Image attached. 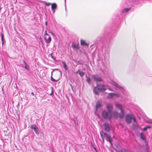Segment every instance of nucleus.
Masks as SVG:
<instances>
[{
    "label": "nucleus",
    "instance_id": "obj_1",
    "mask_svg": "<svg viewBox=\"0 0 152 152\" xmlns=\"http://www.w3.org/2000/svg\"><path fill=\"white\" fill-rule=\"evenodd\" d=\"M115 107L116 108L119 109L121 111V114L119 113L117 111H115L113 112V115L115 118H117L119 117L121 118H124V112L123 110L122 105L118 103H116L115 104Z\"/></svg>",
    "mask_w": 152,
    "mask_h": 152
},
{
    "label": "nucleus",
    "instance_id": "obj_2",
    "mask_svg": "<svg viewBox=\"0 0 152 152\" xmlns=\"http://www.w3.org/2000/svg\"><path fill=\"white\" fill-rule=\"evenodd\" d=\"M108 89L112 91L108 88V86H107L97 84L96 86L94 87L93 91L95 94L98 95L100 92L107 90Z\"/></svg>",
    "mask_w": 152,
    "mask_h": 152
},
{
    "label": "nucleus",
    "instance_id": "obj_3",
    "mask_svg": "<svg viewBox=\"0 0 152 152\" xmlns=\"http://www.w3.org/2000/svg\"><path fill=\"white\" fill-rule=\"evenodd\" d=\"M102 115L103 118L105 119H108L109 121H110L112 118L113 115L111 113L107 112L105 110L102 111Z\"/></svg>",
    "mask_w": 152,
    "mask_h": 152
},
{
    "label": "nucleus",
    "instance_id": "obj_4",
    "mask_svg": "<svg viewBox=\"0 0 152 152\" xmlns=\"http://www.w3.org/2000/svg\"><path fill=\"white\" fill-rule=\"evenodd\" d=\"M132 119L133 120L134 122H136V119L134 115L132 114H129L126 115V120L127 123H131Z\"/></svg>",
    "mask_w": 152,
    "mask_h": 152
},
{
    "label": "nucleus",
    "instance_id": "obj_5",
    "mask_svg": "<svg viewBox=\"0 0 152 152\" xmlns=\"http://www.w3.org/2000/svg\"><path fill=\"white\" fill-rule=\"evenodd\" d=\"M94 80L96 82H100L103 81L102 78L97 75H91Z\"/></svg>",
    "mask_w": 152,
    "mask_h": 152
},
{
    "label": "nucleus",
    "instance_id": "obj_6",
    "mask_svg": "<svg viewBox=\"0 0 152 152\" xmlns=\"http://www.w3.org/2000/svg\"><path fill=\"white\" fill-rule=\"evenodd\" d=\"M110 83L113 86H115L116 88H118L122 91H124V88L120 86L117 83L113 81L112 80L110 82Z\"/></svg>",
    "mask_w": 152,
    "mask_h": 152
},
{
    "label": "nucleus",
    "instance_id": "obj_7",
    "mask_svg": "<svg viewBox=\"0 0 152 152\" xmlns=\"http://www.w3.org/2000/svg\"><path fill=\"white\" fill-rule=\"evenodd\" d=\"M107 108L108 112L110 113H111L113 109V104L111 103L107 104Z\"/></svg>",
    "mask_w": 152,
    "mask_h": 152
},
{
    "label": "nucleus",
    "instance_id": "obj_8",
    "mask_svg": "<svg viewBox=\"0 0 152 152\" xmlns=\"http://www.w3.org/2000/svg\"><path fill=\"white\" fill-rule=\"evenodd\" d=\"M44 39L46 43H49L51 41V38L48 34L44 35Z\"/></svg>",
    "mask_w": 152,
    "mask_h": 152
},
{
    "label": "nucleus",
    "instance_id": "obj_9",
    "mask_svg": "<svg viewBox=\"0 0 152 152\" xmlns=\"http://www.w3.org/2000/svg\"><path fill=\"white\" fill-rule=\"evenodd\" d=\"M72 47L73 50L75 51H77L79 49L78 45L74 43H73L72 45Z\"/></svg>",
    "mask_w": 152,
    "mask_h": 152
},
{
    "label": "nucleus",
    "instance_id": "obj_10",
    "mask_svg": "<svg viewBox=\"0 0 152 152\" xmlns=\"http://www.w3.org/2000/svg\"><path fill=\"white\" fill-rule=\"evenodd\" d=\"M31 129H33L36 134H39L38 129L36 125H31Z\"/></svg>",
    "mask_w": 152,
    "mask_h": 152
},
{
    "label": "nucleus",
    "instance_id": "obj_11",
    "mask_svg": "<svg viewBox=\"0 0 152 152\" xmlns=\"http://www.w3.org/2000/svg\"><path fill=\"white\" fill-rule=\"evenodd\" d=\"M104 130L107 132H109L110 131V128L109 124L106 123L104 124Z\"/></svg>",
    "mask_w": 152,
    "mask_h": 152
},
{
    "label": "nucleus",
    "instance_id": "obj_12",
    "mask_svg": "<svg viewBox=\"0 0 152 152\" xmlns=\"http://www.w3.org/2000/svg\"><path fill=\"white\" fill-rule=\"evenodd\" d=\"M57 7V6L55 3H53L51 4V10L53 13L55 12V10Z\"/></svg>",
    "mask_w": 152,
    "mask_h": 152
},
{
    "label": "nucleus",
    "instance_id": "obj_13",
    "mask_svg": "<svg viewBox=\"0 0 152 152\" xmlns=\"http://www.w3.org/2000/svg\"><path fill=\"white\" fill-rule=\"evenodd\" d=\"M102 106V104L101 100L98 101L96 103V111L97 109Z\"/></svg>",
    "mask_w": 152,
    "mask_h": 152
},
{
    "label": "nucleus",
    "instance_id": "obj_14",
    "mask_svg": "<svg viewBox=\"0 0 152 152\" xmlns=\"http://www.w3.org/2000/svg\"><path fill=\"white\" fill-rule=\"evenodd\" d=\"M104 135L106 137L107 139V140L110 143H111L112 142V140L110 136L106 133H104Z\"/></svg>",
    "mask_w": 152,
    "mask_h": 152
},
{
    "label": "nucleus",
    "instance_id": "obj_15",
    "mask_svg": "<svg viewBox=\"0 0 152 152\" xmlns=\"http://www.w3.org/2000/svg\"><path fill=\"white\" fill-rule=\"evenodd\" d=\"M80 43L81 45H82L86 46L87 45V44L86 43L85 41L84 40H81L80 41Z\"/></svg>",
    "mask_w": 152,
    "mask_h": 152
},
{
    "label": "nucleus",
    "instance_id": "obj_16",
    "mask_svg": "<svg viewBox=\"0 0 152 152\" xmlns=\"http://www.w3.org/2000/svg\"><path fill=\"white\" fill-rule=\"evenodd\" d=\"M61 62L63 64V67L66 69L67 70V66L66 65L64 61H62Z\"/></svg>",
    "mask_w": 152,
    "mask_h": 152
},
{
    "label": "nucleus",
    "instance_id": "obj_17",
    "mask_svg": "<svg viewBox=\"0 0 152 152\" xmlns=\"http://www.w3.org/2000/svg\"><path fill=\"white\" fill-rule=\"evenodd\" d=\"M113 96H114V93H110L108 94V97L109 98H111Z\"/></svg>",
    "mask_w": 152,
    "mask_h": 152
},
{
    "label": "nucleus",
    "instance_id": "obj_18",
    "mask_svg": "<svg viewBox=\"0 0 152 152\" xmlns=\"http://www.w3.org/2000/svg\"><path fill=\"white\" fill-rule=\"evenodd\" d=\"M130 10V8H126L124 10H122V12H127L129 11Z\"/></svg>",
    "mask_w": 152,
    "mask_h": 152
},
{
    "label": "nucleus",
    "instance_id": "obj_19",
    "mask_svg": "<svg viewBox=\"0 0 152 152\" xmlns=\"http://www.w3.org/2000/svg\"><path fill=\"white\" fill-rule=\"evenodd\" d=\"M23 62L25 65V68L28 70H29V66L26 64V62L24 61H23Z\"/></svg>",
    "mask_w": 152,
    "mask_h": 152
},
{
    "label": "nucleus",
    "instance_id": "obj_20",
    "mask_svg": "<svg viewBox=\"0 0 152 152\" xmlns=\"http://www.w3.org/2000/svg\"><path fill=\"white\" fill-rule=\"evenodd\" d=\"M140 137L141 139L143 140H145L144 135L142 133H141L140 134Z\"/></svg>",
    "mask_w": 152,
    "mask_h": 152
},
{
    "label": "nucleus",
    "instance_id": "obj_21",
    "mask_svg": "<svg viewBox=\"0 0 152 152\" xmlns=\"http://www.w3.org/2000/svg\"><path fill=\"white\" fill-rule=\"evenodd\" d=\"M114 96H116L117 97H119L121 96L120 94L118 93H114Z\"/></svg>",
    "mask_w": 152,
    "mask_h": 152
},
{
    "label": "nucleus",
    "instance_id": "obj_22",
    "mask_svg": "<svg viewBox=\"0 0 152 152\" xmlns=\"http://www.w3.org/2000/svg\"><path fill=\"white\" fill-rule=\"evenodd\" d=\"M84 74L85 73L83 72L80 71V72H79V74L81 77L83 76L84 75Z\"/></svg>",
    "mask_w": 152,
    "mask_h": 152
},
{
    "label": "nucleus",
    "instance_id": "obj_23",
    "mask_svg": "<svg viewBox=\"0 0 152 152\" xmlns=\"http://www.w3.org/2000/svg\"><path fill=\"white\" fill-rule=\"evenodd\" d=\"M86 81L88 83L90 84L91 82V79L89 77L87 78Z\"/></svg>",
    "mask_w": 152,
    "mask_h": 152
},
{
    "label": "nucleus",
    "instance_id": "obj_24",
    "mask_svg": "<svg viewBox=\"0 0 152 152\" xmlns=\"http://www.w3.org/2000/svg\"><path fill=\"white\" fill-rule=\"evenodd\" d=\"M121 152H127V151L126 149H123L121 151Z\"/></svg>",
    "mask_w": 152,
    "mask_h": 152
},
{
    "label": "nucleus",
    "instance_id": "obj_25",
    "mask_svg": "<svg viewBox=\"0 0 152 152\" xmlns=\"http://www.w3.org/2000/svg\"><path fill=\"white\" fill-rule=\"evenodd\" d=\"M51 80L52 81H53V82H56V81H57V80L53 78L52 76H51Z\"/></svg>",
    "mask_w": 152,
    "mask_h": 152
},
{
    "label": "nucleus",
    "instance_id": "obj_26",
    "mask_svg": "<svg viewBox=\"0 0 152 152\" xmlns=\"http://www.w3.org/2000/svg\"><path fill=\"white\" fill-rule=\"evenodd\" d=\"M1 41L2 42V44H3V41H4V38L3 37V34H1Z\"/></svg>",
    "mask_w": 152,
    "mask_h": 152
},
{
    "label": "nucleus",
    "instance_id": "obj_27",
    "mask_svg": "<svg viewBox=\"0 0 152 152\" xmlns=\"http://www.w3.org/2000/svg\"><path fill=\"white\" fill-rule=\"evenodd\" d=\"M80 70H79V69H78L77 71L76 72H75V74H77V73H78L79 74V72H80Z\"/></svg>",
    "mask_w": 152,
    "mask_h": 152
},
{
    "label": "nucleus",
    "instance_id": "obj_28",
    "mask_svg": "<svg viewBox=\"0 0 152 152\" xmlns=\"http://www.w3.org/2000/svg\"><path fill=\"white\" fill-rule=\"evenodd\" d=\"M45 4L46 5H47V6H49V5H50V3H45Z\"/></svg>",
    "mask_w": 152,
    "mask_h": 152
},
{
    "label": "nucleus",
    "instance_id": "obj_29",
    "mask_svg": "<svg viewBox=\"0 0 152 152\" xmlns=\"http://www.w3.org/2000/svg\"><path fill=\"white\" fill-rule=\"evenodd\" d=\"M147 127H144V130H145V131H146L147 129Z\"/></svg>",
    "mask_w": 152,
    "mask_h": 152
},
{
    "label": "nucleus",
    "instance_id": "obj_30",
    "mask_svg": "<svg viewBox=\"0 0 152 152\" xmlns=\"http://www.w3.org/2000/svg\"><path fill=\"white\" fill-rule=\"evenodd\" d=\"M46 34H47V31H46V30L45 31V34L44 35H45Z\"/></svg>",
    "mask_w": 152,
    "mask_h": 152
},
{
    "label": "nucleus",
    "instance_id": "obj_31",
    "mask_svg": "<svg viewBox=\"0 0 152 152\" xmlns=\"http://www.w3.org/2000/svg\"><path fill=\"white\" fill-rule=\"evenodd\" d=\"M45 25L47 26V21L45 22Z\"/></svg>",
    "mask_w": 152,
    "mask_h": 152
},
{
    "label": "nucleus",
    "instance_id": "obj_32",
    "mask_svg": "<svg viewBox=\"0 0 152 152\" xmlns=\"http://www.w3.org/2000/svg\"><path fill=\"white\" fill-rule=\"evenodd\" d=\"M146 127H147V129L148 128H151V127L150 126H147Z\"/></svg>",
    "mask_w": 152,
    "mask_h": 152
},
{
    "label": "nucleus",
    "instance_id": "obj_33",
    "mask_svg": "<svg viewBox=\"0 0 152 152\" xmlns=\"http://www.w3.org/2000/svg\"><path fill=\"white\" fill-rule=\"evenodd\" d=\"M31 94L33 96H34V94L33 92H32Z\"/></svg>",
    "mask_w": 152,
    "mask_h": 152
},
{
    "label": "nucleus",
    "instance_id": "obj_34",
    "mask_svg": "<svg viewBox=\"0 0 152 152\" xmlns=\"http://www.w3.org/2000/svg\"><path fill=\"white\" fill-rule=\"evenodd\" d=\"M148 123L149 124H152V122H148Z\"/></svg>",
    "mask_w": 152,
    "mask_h": 152
},
{
    "label": "nucleus",
    "instance_id": "obj_35",
    "mask_svg": "<svg viewBox=\"0 0 152 152\" xmlns=\"http://www.w3.org/2000/svg\"><path fill=\"white\" fill-rule=\"evenodd\" d=\"M100 134H101V137H102V134L101 132L100 133Z\"/></svg>",
    "mask_w": 152,
    "mask_h": 152
},
{
    "label": "nucleus",
    "instance_id": "obj_36",
    "mask_svg": "<svg viewBox=\"0 0 152 152\" xmlns=\"http://www.w3.org/2000/svg\"><path fill=\"white\" fill-rule=\"evenodd\" d=\"M111 152H114L113 151V150H111Z\"/></svg>",
    "mask_w": 152,
    "mask_h": 152
},
{
    "label": "nucleus",
    "instance_id": "obj_37",
    "mask_svg": "<svg viewBox=\"0 0 152 152\" xmlns=\"http://www.w3.org/2000/svg\"><path fill=\"white\" fill-rule=\"evenodd\" d=\"M50 33L52 34H53V33L52 32H51Z\"/></svg>",
    "mask_w": 152,
    "mask_h": 152
},
{
    "label": "nucleus",
    "instance_id": "obj_38",
    "mask_svg": "<svg viewBox=\"0 0 152 152\" xmlns=\"http://www.w3.org/2000/svg\"><path fill=\"white\" fill-rule=\"evenodd\" d=\"M52 73H53V72H52V73H51V75H52Z\"/></svg>",
    "mask_w": 152,
    "mask_h": 152
},
{
    "label": "nucleus",
    "instance_id": "obj_39",
    "mask_svg": "<svg viewBox=\"0 0 152 152\" xmlns=\"http://www.w3.org/2000/svg\"><path fill=\"white\" fill-rule=\"evenodd\" d=\"M139 1V0H137V1Z\"/></svg>",
    "mask_w": 152,
    "mask_h": 152
}]
</instances>
